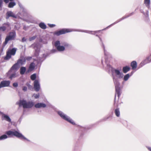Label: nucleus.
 Listing matches in <instances>:
<instances>
[{
  "mask_svg": "<svg viewBox=\"0 0 151 151\" xmlns=\"http://www.w3.org/2000/svg\"><path fill=\"white\" fill-rule=\"evenodd\" d=\"M144 1L146 6L149 8L150 6V0H145Z\"/></svg>",
  "mask_w": 151,
  "mask_h": 151,
  "instance_id": "b1692460",
  "label": "nucleus"
},
{
  "mask_svg": "<svg viewBox=\"0 0 151 151\" xmlns=\"http://www.w3.org/2000/svg\"><path fill=\"white\" fill-rule=\"evenodd\" d=\"M16 5V3L14 2H10L9 3L8 7L10 8H13L14 6Z\"/></svg>",
  "mask_w": 151,
  "mask_h": 151,
  "instance_id": "5701e85b",
  "label": "nucleus"
},
{
  "mask_svg": "<svg viewBox=\"0 0 151 151\" xmlns=\"http://www.w3.org/2000/svg\"><path fill=\"white\" fill-rule=\"evenodd\" d=\"M112 75L114 81L115 85L116 94L115 97L117 95L118 98L121 93V90L120 86V83L118 79L123 78L124 75L122 72L118 69H114L112 70Z\"/></svg>",
  "mask_w": 151,
  "mask_h": 151,
  "instance_id": "f257e3e1",
  "label": "nucleus"
},
{
  "mask_svg": "<svg viewBox=\"0 0 151 151\" xmlns=\"http://www.w3.org/2000/svg\"><path fill=\"white\" fill-rule=\"evenodd\" d=\"M115 113L117 117H119L120 115V112L119 109H117L115 110Z\"/></svg>",
  "mask_w": 151,
  "mask_h": 151,
  "instance_id": "412c9836",
  "label": "nucleus"
},
{
  "mask_svg": "<svg viewBox=\"0 0 151 151\" xmlns=\"http://www.w3.org/2000/svg\"><path fill=\"white\" fill-rule=\"evenodd\" d=\"M17 75L16 73L14 72V73L12 74L10 76V79H12L13 78H15L17 76Z\"/></svg>",
  "mask_w": 151,
  "mask_h": 151,
  "instance_id": "c85d7f7f",
  "label": "nucleus"
},
{
  "mask_svg": "<svg viewBox=\"0 0 151 151\" xmlns=\"http://www.w3.org/2000/svg\"><path fill=\"white\" fill-rule=\"evenodd\" d=\"M147 148L150 151H151V147H147Z\"/></svg>",
  "mask_w": 151,
  "mask_h": 151,
  "instance_id": "c03bdc74",
  "label": "nucleus"
},
{
  "mask_svg": "<svg viewBox=\"0 0 151 151\" xmlns=\"http://www.w3.org/2000/svg\"><path fill=\"white\" fill-rule=\"evenodd\" d=\"M2 119L3 120H5L8 122H11V119L9 116L5 114H3L2 115Z\"/></svg>",
  "mask_w": 151,
  "mask_h": 151,
  "instance_id": "4468645a",
  "label": "nucleus"
},
{
  "mask_svg": "<svg viewBox=\"0 0 151 151\" xmlns=\"http://www.w3.org/2000/svg\"><path fill=\"white\" fill-rule=\"evenodd\" d=\"M15 35L16 34L15 32H10L9 35L7 36L5 39L4 43V44L6 45L9 40L14 39L15 37Z\"/></svg>",
  "mask_w": 151,
  "mask_h": 151,
  "instance_id": "0eeeda50",
  "label": "nucleus"
},
{
  "mask_svg": "<svg viewBox=\"0 0 151 151\" xmlns=\"http://www.w3.org/2000/svg\"><path fill=\"white\" fill-rule=\"evenodd\" d=\"M16 50L17 49L15 48L9 49L6 52V55L4 58V59L9 60L10 59L12 55H15Z\"/></svg>",
  "mask_w": 151,
  "mask_h": 151,
  "instance_id": "423d86ee",
  "label": "nucleus"
},
{
  "mask_svg": "<svg viewBox=\"0 0 151 151\" xmlns=\"http://www.w3.org/2000/svg\"><path fill=\"white\" fill-rule=\"evenodd\" d=\"M6 134L8 135L14 136L20 138L22 139H24L28 141L29 140L25 137L22 134L19 132L15 130L9 131L6 132Z\"/></svg>",
  "mask_w": 151,
  "mask_h": 151,
  "instance_id": "20e7f679",
  "label": "nucleus"
},
{
  "mask_svg": "<svg viewBox=\"0 0 151 151\" xmlns=\"http://www.w3.org/2000/svg\"><path fill=\"white\" fill-rule=\"evenodd\" d=\"M26 39L24 38V37H23L22 39V42H25V41H26Z\"/></svg>",
  "mask_w": 151,
  "mask_h": 151,
  "instance_id": "37998d69",
  "label": "nucleus"
},
{
  "mask_svg": "<svg viewBox=\"0 0 151 151\" xmlns=\"http://www.w3.org/2000/svg\"><path fill=\"white\" fill-rule=\"evenodd\" d=\"M130 77L129 75L127 74L125 75L124 77V80L125 81H127Z\"/></svg>",
  "mask_w": 151,
  "mask_h": 151,
  "instance_id": "bb28decb",
  "label": "nucleus"
},
{
  "mask_svg": "<svg viewBox=\"0 0 151 151\" xmlns=\"http://www.w3.org/2000/svg\"><path fill=\"white\" fill-rule=\"evenodd\" d=\"M144 62L145 64L151 62V56H150L147 57L145 60Z\"/></svg>",
  "mask_w": 151,
  "mask_h": 151,
  "instance_id": "a211bd4d",
  "label": "nucleus"
},
{
  "mask_svg": "<svg viewBox=\"0 0 151 151\" xmlns=\"http://www.w3.org/2000/svg\"><path fill=\"white\" fill-rule=\"evenodd\" d=\"M27 88L26 86H24L22 88V90L24 91H27Z\"/></svg>",
  "mask_w": 151,
  "mask_h": 151,
  "instance_id": "58836bf2",
  "label": "nucleus"
},
{
  "mask_svg": "<svg viewBox=\"0 0 151 151\" xmlns=\"http://www.w3.org/2000/svg\"><path fill=\"white\" fill-rule=\"evenodd\" d=\"M55 46L59 51H63L65 50V47L69 46L68 44L65 42L60 43V41H56L55 42Z\"/></svg>",
  "mask_w": 151,
  "mask_h": 151,
  "instance_id": "7ed1b4c3",
  "label": "nucleus"
},
{
  "mask_svg": "<svg viewBox=\"0 0 151 151\" xmlns=\"http://www.w3.org/2000/svg\"><path fill=\"white\" fill-rule=\"evenodd\" d=\"M24 58H25L26 60H29L32 58V57H25Z\"/></svg>",
  "mask_w": 151,
  "mask_h": 151,
  "instance_id": "4c0bfd02",
  "label": "nucleus"
},
{
  "mask_svg": "<svg viewBox=\"0 0 151 151\" xmlns=\"http://www.w3.org/2000/svg\"><path fill=\"white\" fill-rule=\"evenodd\" d=\"M57 51V50H53L51 51V52L52 53H54Z\"/></svg>",
  "mask_w": 151,
  "mask_h": 151,
  "instance_id": "79ce46f5",
  "label": "nucleus"
},
{
  "mask_svg": "<svg viewBox=\"0 0 151 151\" xmlns=\"http://www.w3.org/2000/svg\"><path fill=\"white\" fill-rule=\"evenodd\" d=\"M20 70V73L22 75L24 74L25 73L26 70V68L25 67H22L21 68Z\"/></svg>",
  "mask_w": 151,
  "mask_h": 151,
  "instance_id": "4be33fe9",
  "label": "nucleus"
},
{
  "mask_svg": "<svg viewBox=\"0 0 151 151\" xmlns=\"http://www.w3.org/2000/svg\"><path fill=\"white\" fill-rule=\"evenodd\" d=\"M30 78L32 80H34L36 78V74H34L32 75L30 77Z\"/></svg>",
  "mask_w": 151,
  "mask_h": 151,
  "instance_id": "c756f323",
  "label": "nucleus"
},
{
  "mask_svg": "<svg viewBox=\"0 0 151 151\" xmlns=\"http://www.w3.org/2000/svg\"><path fill=\"white\" fill-rule=\"evenodd\" d=\"M13 86L14 87H16L18 86V84L17 83H14L13 84Z\"/></svg>",
  "mask_w": 151,
  "mask_h": 151,
  "instance_id": "f704fd0d",
  "label": "nucleus"
},
{
  "mask_svg": "<svg viewBox=\"0 0 151 151\" xmlns=\"http://www.w3.org/2000/svg\"><path fill=\"white\" fill-rule=\"evenodd\" d=\"M48 25L50 27H52L55 26V25L54 24H48Z\"/></svg>",
  "mask_w": 151,
  "mask_h": 151,
  "instance_id": "c9c22d12",
  "label": "nucleus"
},
{
  "mask_svg": "<svg viewBox=\"0 0 151 151\" xmlns=\"http://www.w3.org/2000/svg\"><path fill=\"white\" fill-rule=\"evenodd\" d=\"M2 0H0V7H1L2 5Z\"/></svg>",
  "mask_w": 151,
  "mask_h": 151,
  "instance_id": "a19ab883",
  "label": "nucleus"
},
{
  "mask_svg": "<svg viewBox=\"0 0 151 151\" xmlns=\"http://www.w3.org/2000/svg\"><path fill=\"white\" fill-rule=\"evenodd\" d=\"M9 26V24L7 23H4L2 25H0V31H4Z\"/></svg>",
  "mask_w": 151,
  "mask_h": 151,
  "instance_id": "f8f14e48",
  "label": "nucleus"
},
{
  "mask_svg": "<svg viewBox=\"0 0 151 151\" xmlns=\"http://www.w3.org/2000/svg\"><path fill=\"white\" fill-rule=\"evenodd\" d=\"M7 136L6 135H3L0 137V140H3L6 139Z\"/></svg>",
  "mask_w": 151,
  "mask_h": 151,
  "instance_id": "cd10ccee",
  "label": "nucleus"
},
{
  "mask_svg": "<svg viewBox=\"0 0 151 151\" xmlns=\"http://www.w3.org/2000/svg\"><path fill=\"white\" fill-rule=\"evenodd\" d=\"M19 65L17 63L14 64L11 68L9 72V73H14L19 68Z\"/></svg>",
  "mask_w": 151,
  "mask_h": 151,
  "instance_id": "1a4fd4ad",
  "label": "nucleus"
},
{
  "mask_svg": "<svg viewBox=\"0 0 151 151\" xmlns=\"http://www.w3.org/2000/svg\"><path fill=\"white\" fill-rule=\"evenodd\" d=\"M130 70V68L128 66L124 67L123 68V71L124 73H126Z\"/></svg>",
  "mask_w": 151,
  "mask_h": 151,
  "instance_id": "aec40b11",
  "label": "nucleus"
},
{
  "mask_svg": "<svg viewBox=\"0 0 151 151\" xmlns=\"http://www.w3.org/2000/svg\"><path fill=\"white\" fill-rule=\"evenodd\" d=\"M128 17V16H127V17H123L122 19H120V20H119V21H118V22H115V23H113V24H112L111 25H113V24H114L116 23H117L118 22H119L121 20H122V19H124V18H126V17Z\"/></svg>",
  "mask_w": 151,
  "mask_h": 151,
  "instance_id": "473e14b6",
  "label": "nucleus"
},
{
  "mask_svg": "<svg viewBox=\"0 0 151 151\" xmlns=\"http://www.w3.org/2000/svg\"><path fill=\"white\" fill-rule=\"evenodd\" d=\"M84 32H87V33H91V34H94L95 33V32H91V31H87L86 32H85V31H84Z\"/></svg>",
  "mask_w": 151,
  "mask_h": 151,
  "instance_id": "72a5a7b5",
  "label": "nucleus"
},
{
  "mask_svg": "<svg viewBox=\"0 0 151 151\" xmlns=\"http://www.w3.org/2000/svg\"><path fill=\"white\" fill-rule=\"evenodd\" d=\"M34 88L36 91H39L40 88V84L39 81L37 80H35L34 82Z\"/></svg>",
  "mask_w": 151,
  "mask_h": 151,
  "instance_id": "9d476101",
  "label": "nucleus"
},
{
  "mask_svg": "<svg viewBox=\"0 0 151 151\" xmlns=\"http://www.w3.org/2000/svg\"><path fill=\"white\" fill-rule=\"evenodd\" d=\"M104 54H105V56H107V54H108V53L106 51L105 49V48H104Z\"/></svg>",
  "mask_w": 151,
  "mask_h": 151,
  "instance_id": "ea45409f",
  "label": "nucleus"
},
{
  "mask_svg": "<svg viewBox=\"0 0 151 151\" xmlns=\"http://www.w3.org/2000/svg\"><path fill=\"white\" fill-rule=\"evenodd\" d=\"M26 85L28 86L29 89H30L32 87V86L30 85L28 83H27Z\"/></svg>",
  "mask_w": 151,
  "mask_h": 151,
  "instance_id": "e433bc0d",
  "label": "nucleus"
},
{
  "mask_svg": "<svg viewBox=\"0 0 151 151\" xmlns=\"http://www.w3.org/2000/svg\"><path fill=\"white\" fill-rule=\"evenodd\" d=\"M39 27L42 29H45L47 27L46 25L43 22H41L39 24Z\"/></svg>",
  "mask_w": 151,
  "mask_h": 151,
  "instance_id": "6ab92c4d",
  "label": "nucleus"
},
{
  "mask_svg": "<svg viewBox=\"0 0 151 151\" xmlns=\"http://www.w3.org/2000/svg\"><path fill=\"white\" fill-rule=\"evenodd\" d=\"M18 104L19 106H22L24 108L29 109L32 107L34 105V103L32 101H27L23 99L20 100Z\"/></svg>",
  "mask_w": 151,
  "mask_h": 151,
  "instance_id": "f03ea898",
  "label": "nucleus"
},
{
  "mask_svg": "<svg viewBox=\"0 0 151 151\" xmlns=\"http://www.w3.org/2000/svg\"><path fill=\"white\" fill-rule=\"evenodd\" d=\"M6 19H8L10 17H12L13 18H16L17 15H15L11 11H8L6 13Z\"/></svg>",
  "mask_w": 151,
  "mask_h": 151,
  "instance_id": "9b49d317",
  "label": "nucleus"
},
{
  "mask_svg": "<svg viewBox=\"0 0 151 151\" xmlns=\"http://www.w3.org/2000/svg\"><path fill=\"white\" fill-rule=\"evenodd\" d=\"M36 38V36H34L32 37H30L29 39V40L30 41H31L32 40H35Z\"/></svg>",
  "mask_w": 151,
  "mask_h": 151,
  "instance_id": "2f4dec72",
  "label": "nucleus"
},
{
  "mask_svg": "<svg viewBox=\"0 0 151 151\" xmlns=\"http://www.w3.org/2000/svg\"><path fill=\"white\" fill-rule=\"evenodd\" d=\"M37 44H32V47H34V49L35 50L36 52L38 54V52L39 51V50L38 49H37V47L36 46ZM38 54L36 55H37Z\"/></svg>",
  "mask_w": 151,
  "mask_h": 151,
  "instance_id": "393cba45",
  "label": "nucleus"
},
{
  "mask_svg": "<svg viewBox=\"0 0 151 151\" xmlns=\"http://www.w3.org/2000/svg\"><path fill=\"white\" fill-rule=\"evenodd\" d=\"M10 83V82L9 81H2L0 84V88L3 87L8 86Z\"/></svg>",
  "mask_w": 151,
  "mask_h": 151,
  "instance_id": "ddd939ff",
  "label": "nucleus"
},
{
  "mask_svg": "<svg viewBox=\"0 0 151 151\" xmlns=\"http://www.w3.org/2000/svg\"><path fill=\"white\" fill-rule=\"evenodd\" d=\"M40 96V95L39 93H38L37 94H34L33 95V96H34V98L35 99H38L39 98Z\"/></svg>",
  "mask_w": 151,
  "mask_h": 151,
  "instance_id": "7c9ffc66",
  "label": "nucleus"
},
{
  "mask_svg": "<svg viewBox=\"0 0 151 151\" xmlns=\"http://www.w3.org/2000/svg\"><path fill=\"white\" fill-rule=\"evenodd\" d=\"M58 113L59 115L63 119L70 122L73 125L75 124L74 121L71 119L70 117L65 114L62 112L60 111H58Z\"/></svg>",
  "mask_w": 151,
  "mask_h": 151,
  "instance_id": "39448f33",
  "label": "nucleus"
},
{
  "mask_svg": "<svg viewBox=\"0 0 151 151\" xmlns=\"http://www.w3.org/2000/svg\"><path fill=\"white\" fill-rule=\"evenodd\" d=\"M131 65L132 67V69L134 70L136 69L137 67V63L135 61H132L131 63Z\"/></svg>",
  "mask_w": 151,
  "mask_h": 151,
  "instance_id": "f3484780",
  "label": "nucleus"
},
{
  "mask_svg": "<svg viewBox=\"0 0 151 151\" xmlns=\"http://www.w3.org/2000/svg\"><path fill=\"white\" fill-rule=\"evenodd\" d=\"M35 68V64L33 63H32L30 65L29 67V69L30 70H32L34 69Z\"/></svg>",
  "mask_w": 151,
  "mask_h": 151,
  "instance_id": "a878e982",
  "label": "nucleus"
},
{
  "mask_svg": "<svg viewBox=\"0 0 151 151\" xmlns=\"http://www.w3.org/2000/svg\"><path fill=\"white\" fill-rule=\"evenodd\" d=\"M26 62L25 58H22L21 59L19 60L17 63L19 65H22L24 64Z\"/></svg>",
  "mask_w": 151,
  "mask_h": 151,
  "instance_id": "dca6fc26",
  "label": "nucleus"
},
{
  "mask_svg": "<svg viewBox=\"0 0 151 151\" xmlns=\"http://www.w3.org/2000/svg\"><path fill=\"white\" fill-rule=\"evenodd\" d=\"M72 31H73L72 30V29H64L55 32L54 33V34L57 35H60L64 34L66 33L70 32Z\"/></svg>",
  "mask_w": 151,
  "mask_h": 151,
  "instance_id": "6e6552de",
  "label": "nucleus"
},
{
  "mask_svg": "<svg viewBox=\"0 0 151 151\" xmlns=\"http://www.w3.org/2000/svg\"><path fill=\"white\" fill-rule=\"evenodd\" d=\"M35 106L36 108H45L46 106V105L43 103H39L36 104L35 105Z\"/></svg>",
  "mask_w": 151,
  "mask_h": 151,
  "instance_id": "2eb2a0df",
  "label": "nucleus"
}]
</instances>
